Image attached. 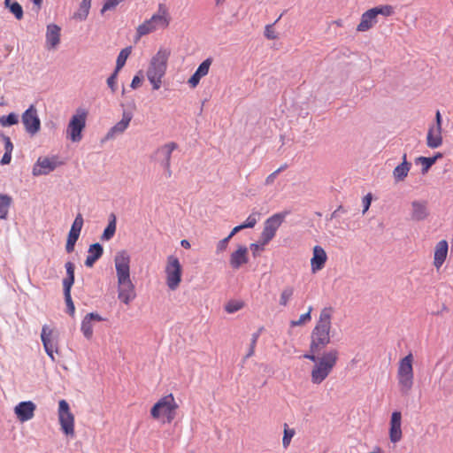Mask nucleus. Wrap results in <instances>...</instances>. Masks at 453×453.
I'll return each instance as SVG.
<instances>
[{
	"label": "nucleus",
	"mask_w": 453,
	"mask_h": 453,
	"mask_svg": "<svg viewBox=\"0 0 453 453\" xmlns=\"http://www.w3.org/2000/svg\"><path fill=\"white\" fill-rule=\"evenodd\" d=\"M11 159H12V153L10 152H4L2 159H1V164L2 165H7L11 162Z\"/></svg>",
	"instance_id": "nucleus-56"
},
{
	"label": "nucleus",
	"mask_w": 453,
	"mask_h": 453,
	"mask_svg": "<svg viewBox=\"0 0 453 453\" xmlns=\"http://www.w3.org/2000/svg\"><path fill=\"white\" fill-rule=\"evenodd\" d=\"M104 319L95 312L88 313L81 321V330L84 337L90 340L93 336V321H103Z\"/></svg>",
	"instance_id": "nucleus-22"
},
{
	"label": "nucleus",
	"mask_w": 453,
	"mask_h": 453,
	"mask_svg": "<svg viewBox=\"0 0 453 453\" xmlns=\"http://www.w3.org/2000/svg\"><path fill=\"white\" fill-rule=\"evenodd\" d=\"M286 167H287V165H284L280 166L279 169H280V172H281V171H283Z\"/></svg>",
	"instance_id": "nucleus-64"
},
{
	"label": "nucleus",
	"mask_w": 453,
	"mask_h": 453,
	"mask_svg": "<svg viewBox=\"0 0 453 453\" xmlns=\"http://www.w3.org/2000/svg\"><path fill=\"white\" fill-rule=\"evenodd\" d=\"M211 62V58H207L200 64L195 73L188 81L191 88H196L199 84L200 80L208 74Z\"/></svg>",
	"instance_id": "nucleus-23"
},
{
	"label": "nucleus",
	"mask_w": 453,
	"mask_h": 453,
	"mask_svg": "<svg viewBox=\"0 0 453 453\" xmlns=\"http://www.w3.org/2000/svg\"><path fill=\"white\" fill-rule=\"evenodd\" d=\"M257 216L258 214L257 213H252L250 214L247 219L245 220L244 223L241 224L242 226H243V229L244 228H252L255 226V225L257 224Z\"/></svg>",
	"instance_id": "nucleus-44"
},
{
	"label": "nucleus",
	"mask_w": 453,
	"mask_h": 453,
	"mask_svg": "<svg viewBox=\"0 0 453 453\" xmlns=\"http://www.w3.org/2000/svg\"><path fill=\"white\" fill-rule=\"evenodd\" d=\"M242 229H243V226H242V225L236 226L232 229V231L226 237L231 240L235 234H237L238 232H240Z\"/></svg>",
	"instance_id": "nucleus-57"
},
{
	"label": "nucleus",
	"mask_w": 453,
	"mask_h": 453,
	"mask_svg": "<svg viewBox=\"0 0 453 453\" xmlns=\"http://www.w3.org/2000/svg\"><path fill=\"white\" fill-rule=\"evenodd\" d=\"M67 277L63 280L64 289H71L74 282V265L72 262L65 263Z\"/></svg>",
	"instance_id": "nucleus-33"
},
{
	"label": "nucleus",
	"mask_w": 453,
	"mask_h": 453,
	"mask_svg": "<svg viewBox=\"0 0 453 453\" xmlns=\"http://www.w3.org/2000/svg\"><path fill=\"white\" fill-rule=\"evenodd\" d=\"M35 6L36 7V11L39 12L42 5V0H31Z\"/></svg>",
	"instance_id": "nucleus-61"
},
{
	"label": "nucleus",
	"mask_w": 453,
	"mask_h": 453,
	"mask_svg": "<svg viewBox=\"0 0 453 453\" xmlns=\"http://www.w3.org/2000/svg\"><path fill=\"white\" fill-rule=\"evenodd\" d=\"M296 432L294 429L289 428L287 424H284V435L282 438V445L285 449H287L289 446Z\"/></svg>",
	"instance_id": "nucleus-39"
},
{
	"label": "nucleus",
	"mask_w": 453,
	"mask_h": 453,
	"mask_svg": "<svg viewBox=\"0 0 453 453\" xmlns=\"http://www.w3.org/2000/svg\"><path fill=\"white\" fill-rule=\"evenodd\" d=\"M449 251V244L446 240H441L434 247V266L439 270L444 264Z\"/></svg>",
	"instance_id": "nucleus-20"
},
{
	"label": "nucleus",
	"mask_w": 453,
	"mask_h": 453,
	"mask_svg": "<svg viewBox=\"0 0 453 453\" xmlns=\"http://www.w3.org/2000/svg\"><path fill=\"white\" fill-rule=\"evenodd\" d=\"M327 260V255L325 250L319 245L314 246L312 257L311 259V269L313 273L322 270Z\"/></svg>",
	"instance_id": "nucleus-17"
},
{
	"label": "nucleus",
	"mask_w": 453,
	"mask_h": 453,
	"mask_svg": "<svg viewBox=\"0 0 453 453\" xmlns=\"http://www.w3.org/2000/svg\"><path fill=\"white\" fill-rule=\"evenodd\" d=\"M258 337H259V333H255L252 334L250 350H249L246 357H250L254 355L255 348H256V344L258 340Z\"/></svg>",
	"instance_id": "nucleus-48"
},
{
	"label": "nucleus",
	"mask_w": 453,
	"mask_h": 453,
	"mask_svg": "<svg viewBox=\"0 0 453 453\" xmlns=\"http://www.w3.org/2000/svg\"><path fill=\"white\" fill-rule=\"evenodd\" d=\"M115 232H116V217L114 214H111L108 226L104 229V231L101 236V239L103 241H109L114 236Z\"/></svg>",
	"instance_id": "nucleus-32"
},
{
	"label": "nucleus",
	"mask_w": 453,
	"mask_h": 453,
	"mask_svg": "<svg viewBox=\"0 0 453 453\" xmlns=\"http://www.w3.org/2000/svg\"><path fill=\"white\" fill-rule=\"evenodd\" d=\"M378 22V18L376 17L373 11L371 9L365 11L360 18V22L357 26V32H367L372 29Z\"/></svg>",
	"instance_id": "nucleus-21"
},
{
	"label": "nucleus",
	"mask_w": 453,
	"mask_h": 453,
	"mask_svg": "<svg viewBox=\"0 0 453 453\" xmlns=\"http://www.w3.org/2000/svg\"><path fill=\"white\" fill-rule=\"evenodd\" d=\"M411 164L407 161V155L403 156V162L398 165L393 171V177L395 181H403L408 175Z\"/></svg>",
	"instance_id": "nucleus-28"
},
{
	"label": "nucleus",
	"mask_w": 453,
	"mask_h": 453,
	"mask_svg": "<svg viewBox=\"0 0 453 453\" xmlns=\"http://www.w3.org/2000/svg\"><path fill=\"white\" fill-rule=\"evenodd\" d=\"M91 2L92 0H82L78 10L73 13V19L78 21L85 20L89 14Z\"/></svg>",
	"instance_id": "nucleus-29"
},
{
	"label": "nucleus",
	"mask_w": 453,
	"mask_h": 453,
	"mask_svg": "<svg viewBox=\"0 0 453 453\" xmlns=\"http://www.w3.org/2000/svg\"><path fill=\"white\" fill-rule=\"evenodd\" d=\"M7 7L17 19L20 20L23 18V9L18 2H13L12 4L9 3Z\"/></svg>",
	"instance_id": "nucleus-41"
},
{
	"label": "nucleus",
	"mask_w": 453,
	"mask_h": 453,
	"mask_svg": "<svg viewBox=\"0 0 453 453\" xmlns=\"http://www.w3.org/2000/svg\"><path fill=\"white\" fill-rule=\"evenodd\" d=\"M265 35L268 39H276V35L274 31L273 30L272 26L268 25L265 27Z\"/></svg>",
	"instance_id": "nucleus-55"
},
{
	"label": "nucleus",
	"mask_w": 453,
	"mask_h": 453,
	"mask_svg": "<svg viewBox=\"0 0 453 453\" xmlns=\"http://www.w3.org/2000/svg\"><path fill=\"white\" fill-rule=\"evenodd\" d=\"M363 205H364V210H363V213H365L370 205H371V202H372V195L371 194H367L364 198H363Z\"/></svg>",
	"instance_id": "nucleus-52"
},
{
	"label": "nucleus",
	"mask_w": 453,
	"mask_h": 453,
	"mask_svg": "<svg viewBox=\"0 0 453 453\" xmlns=\"http://www.w3.org/2000/svg\"><path fill=\"white\" fill-rule=\"evenodd\" d=\"M414 357L409 353L401 358L397 364L396 380L400 393L407 395L412 390L414 386Z\"/></svg>",
	"instance_id": "nucleus-6"
},
{
	"label": "nucleus",
	"mask_w": 453,
	"mask_h": 453,
	"mask_svg": "<svg viewBox=\"0 0 453 453\" xmlns=\"http://www.w3.org/2000/svg\"><path fill=\"white\" fill-rule=\"evenodd\" d=\"M402 414L400 411H394L390 418L389 438L394 443L401 441L403 433L401 429Z\"/></svg>",
	"instance_id": "nucleus-18"
},
{
	"label": "nucleus",
	"mask_w": 453,
	"mask_h": 453,
	"mask_svg": "<svg viewBox=\"0 0 453 453\" xmlns=\"http://www.w3.org/2000/svg\"><path fill=\"white\" fill-rule=\"evenodd\" d=\"M22 123L25 127L26 131L30 135L36 134L41 129V120L38 116V112L35 105H30L21 117Z\"/></svg>",
	"instance_id": "nucleus-13"
},
{
	"label": "nucleus",
	"mask_w": 453,
	"mask_h": 453,
	"mask_svg": "<svg viewBox=\"0 0 453 453\" xmlns=\"http://www.w3.org/2000/svg\"><path fill=\"white\" fill-rule=\"evenodd\" d=\"M130 255L126 250L117 252L114 265L118 280V298L126 305L135 299V287L130 277Z\"/></svg>",
	"instance_id": "nucleus-1"
},
{
	"label": "nucleus",
	"mask_w": 453,
	"mask_h": 453,
	"mask_svg": "<svg viewBox=\"0 0 453 453\" xmlns=\"http://www.w3.org/2000/svg\"><path fill=\"white\" fill-rule=\"evenodd\" d=\"M317 353H307L303 357L314 363L311 371V381L315 385L321 384L333 372L339 360V351L336 349H331L325 351L320 356Z\"/></svg>",
	"instance_id": "nucleus-2"
},
{
	"label": "nucleus",
	"mask_w": 453,
	"mask_h": 453,
	"mask_svg": "<svg viewBox=\"0 0 453 453\" xmlns=\"http://www.w3.org/2000/svg\"><path fill=\"white\" fill-rule=\"evenodd\" d=\"M131 51H132L131 47H127V48L121 50V51L119 52L118 58H117V61H116V68H115L116 73H119V70L125 65L127 58L131 54Z\"/></svg>",
	"instance_id": "nucleus-35"
},
{
	"label": "nucleus",
	"mask_w": 453,
	"mask_h": 453,
	"mask_svg": "<svg viewBox=\"0 0 453 453\" xmlns=\"http://www.w3.org/2000/svg\"><path fill=\"white\" fill-rule=\"evenodd\" d=\"M249 262V252L248 248L244 245H240L231 253L229 258L230 266L234 270H238L241 266L246 265Z\"/></svg>",
	"instance_id": "nucleus-16"
},
{
	"label": "nucleus",
	"mask_w": 453,
	"mask_h": 453,
	"mask_svg": "<svg viewBox=\"0 0 453 453\" xmlns=\"http://www.w3.org/2000/svg\"><path fill=\"white\" fill-rule=\"evenodd\" d=\"M11 203V196L7 195H0V219H6Z\"/></svg>",
	"instance_id": "nucleus-34"
},
{
	"label": "nucleus",
	"mask_w": 453,
	"mask_h": 453,
	"mask_svg": "<svg viewBox=\"0 0 453 453\" xmlns=\"http://www.w3.org/2000/svg\"><path fill=\"white\" fill-rule=\"evenodd\" d=\"M19 121L18 116L12 112L7 116L0 117V125L3 127H9L17 124Z\"/></svg>",
	"instance_id": "nucleus-40"
},
{
	"label": "nucleus",
	"mask_w": 453,
	"mask_h": 453,
	"mask_svg": "<svg viewBox=\"0 0 453 453\" xmlns=\"http://www.w3.org/2000/svg\"><path fill=\"white\" fill-rule=\"evenodd\" d=\"M373 12L375 13L376 17L378 18V15H382L385 17H389L394 14L395 9L392 5L389 4H382L379 6H375L372 8Z\"/></svg>",
	"instance_id": "nucleus-37"
},
{
	"label": "nucleus",
	"mask_w": 453,
	"mask_h": 453,
	"mask_svg": "<svg viewBox=\"0 0 453 453\" xmlns=\"http://www.w3.org/2000/svg\"><path fill=\"white\" fill-rule=\"evenodd\" d=\"M118 73L116 70L114 73L107 79V84L111 88L112 92L116 91V80H117Z\"/></svg>",
	"instance_id": "nucleus-50"
},
{
	"label": "nucleus",
	"mask_w": 453,
	"mask_h": 453,
	"mask_svg": "<svg viewBox=\"0 0 453 453\" xmlns=\"http://www.w3.org/2000/svg\"><path fill=\"white\" fill-rule=\"evenodd\" d=\"M58 422L62 432L70 437H73L74 432V415L70 410L68 403L62 399L58 402Z\"/></svg>",
	"instance_id": "nucleus-10"
},
{
	"label": "nucleus",
	"mask_w": 453,
	"mask_h": 453,
	"mask_svg": "<svg viewBox=\"0 0 453 453\" xmlns=\"http://www.w3.org/2000/svg\"><path fill=\"white\" fill-rule=\"evenodd\" d=\"M141 81L142 80L140 79V77L134 76L132 80L131 87L133 88H136L140 85Z\"/></svg>",
	"instance_id": "nucleus-58"
},
{
	"label": "nucleus",
	"mask_w": 453,
	"mask_h": 453,
	"mask_svg": "<svg viewBox=\"0 0 453 453\" xmlns=\"http://www.w3.org/2000/svg\"><path fill=\"white\" fill-rule=\"evenodd\" d=\"M124 1L125 0H105L101 9V13L104 14L108 11L114 10L120 3Z\"/></svg>",
	"instance_id": "nucleus-42"
},
{
	"label": "nucleus",
	"mask_w": 453,
	"mask_h": 453,
	"mask_svg": "<svg viewBox=\"0 0 453 453\" xmlns=\"http://www.w3.org/2000/svg\"><path fill=\"white\" fill-rule=\"evenodd\" d=\"M265 245H262V240L259 239V242L257 243H251L250 248L252 251V255L254 257H257L260 255V252H262L265 250Z\"/></svg>",
	"instance_id": "nucleus-45"
},
{
	"label": "nucleus",
	"mask_w": 453,
	"mask_h": 453,
	"mask_svg": "<svg viewBox=\"0 0 453 453\" xmlns=\"http://www.w3.org/2000/svg\"><path fill=\"white\" fill-rule=\"evenodd\" d=\"M230 239L226 237L222 240H220L218 244H217V248H216V252L218 254L225 251L227 248V245H228V242H229Z\"/></svg>",
	"instance_id": "nucleus-49"
},
{
	"label": "nucleus",
	"mask_w": 453,
	"mask_h": 453,
	"mask_svg": "<svg viewBox=\"0 0 453 453\" xmlns=\"http://www.w3.org/2000/svg\"><path fill=\"white\" fill-rule=\"evenodd\" d=\"M435 119H436V124L435 125H433V127H441V113L439 111H437L436 112V115H435Z\"/></svg>",
	"instance_id": "nucleus-59"
},
{
	"label": "nucleus",
	"mask_w": 453,
	"mask_h": 453,
	"mask_svg": "<svg viewBox=\"0 0 453 453\" xmlns=\"http://www.w3.org/2000/svg\"><path fill=\"white\" fill-rule=\"evenodd\" d=\"M295 289L293 287L287 286L285 287L280 294L279 298V303L282 307H287L289 302L292 300L294 296Z\"/></svg>",
	"instance_id": "nucleus-31"
},
{
	"label": "nucleus",
	"mask_w": 453,
	"mask_h": 453,
	"mask_svg": "<svg viewBox=\"0 0 453 453\" xmlns=\"http://www.w3.org/2000/svg\"><path fill=\"white\" fill-rule=\"evenodd\" d=\"M411 219L414 221L425 220L428 215L427 202L415 200L411 204Z\"/></svg>",
	"instance_id": "nucleus-19"
},
{
	"label": "nucleus",
	"mask_w": 453,
	"mask_h": 453,
	"mask_svg": "<svg viewBox=\"0 0 453 453\" xmlns=\"http://www.w3.org/2000/svg\"><path fill=\"white\" fill-rule=\"evenodd\" d=\"M179 405L173 394L162 396L150 409V416L156 420L171 423L177 415Z\"/></svg>",
	"instance_id": "nucleus-7"
},
{
	"label": "nucleus",
	"mask_w": 453,
	"mask_h": 453,
	"mask_svg": "<svg viewBox=\"0 0 453 453\" xmlns=\"http://www.w3.org/2000/svg\"><path fill=\"white\" fill-rule=\"evenodd\" d=\"M4 142V150L5 152L12 153L13 150V144L10 139V137L4 135L3 136Z\"/></svg>",
	"instance_id": "nucleus-51"
},
{
	"label": "nucleus",
	"mask_w": 453,
	"mask_h": 453,
	"mask_svg": "<svg viewBox=\"0 0 453 453\" xmlns=\"http://www.w3.org/2000/svg\"><path fill=\"white\" fill-rule=\"evenodd\" d=\"M441 157V154L438 153L434 157H419L417 158V161L419 162L422 165V173H426L429 168L435 163L437 158Z\"/></svg>",
	"instance_id": "nucleus-36"
},
{
	"label": "nucleus",
	"mask_w": 453,
	"mask_h": 453,
	"mask_svg": "<svg viewBox=\"0 0 453 453\" xmlns=\"http://www.w3.org/2000/svg\"><path fill=\"white\" fill-rule=\"evenodd\" d=\"M333 313L332 307L321 310L319 319L311 334L310 353H319L330 343Z\"/></svg>",
	"instance_id": "nucleus-3"
},
{
	"label": "nucleus",
	"mask_w": 453,
	"mask_h": 453,
	"mask_svg": "<svg viewBox=\"0 0 453 453\" xmlns=\"http://www.w3.org/2000/svg\"><path fill=\"white\" fill-rule=\"evenodd\" d=\"M442 128L430 127L426 135V145L431 149L439 148L442 144Z\"/></svg>",
	"instance_id": "nucleus-26"
},
{
	"label": "nucleus",
	"mask_w": 453,
	"mask_h": 453,
	"mask_svg": "<svg viewBox=\"0 0 453 453\" xmlns=\"http://www.w3.org/2000/svg\"><path fill=\"white\" fill-rule=\"evenodd\" d=\"M240 308H241V306H239V305H234V306L227 305L226 307V310L227 312L232 313V312L238 311Z\"/></svg>",
	"instance_id": "nucleus-60"
},
{
	"label": "nucleus",
	"mask_w": 453,
	"mask_h": 453,
	"mask_svg": "<svg viewBox=\"0 0 453 453\" xmlns=\"http://www.w3.org/2000/svg\"><path fill=\"white\" fill-rule=\"evenodd\" d=\"M284 214L276 213L265 220L260 236V239L262 240V245H267L273 239L278 228L284 221Z\"/></svg>",
	"instance_id": "nucleus-12"
},
{
	"label": "nucleus",
	"mask_w": 453,
	"mask_h": 453,
	"mask_svg": "<svg viewBox=\"0 0 453 453\" xmlns=\"http://www.w3.org/2000/svg\"><path fill=\"white\" fill-rule=\"evenodd\" d=\"M170 55L171 50L169 49L161 47L150 61L146 74L154 90H158L161 88Z\"/></svg>",
	"instance_id": "nucleus-5"
},
{
	"label": "nucleus",
	"mask_w": 453,
	"mask_h": 453,
	"mask_svg": "<svg viewBox=\"0 0 453 453\" xmlns=\"http://www.w3.org/2000/svg\"><path fill=\"white\" fill-rule=\"evenodd\" d=\"M104 250L101 244L94 243L89 246L88 250V256L85 260V265L87 267H92L95 263L103 256Z\"/></svg>",
	"instance_id": "nucleus-27"
},
{
	"label": "nucleus",
	"mask_w": 453,
	"mask_h": 453,
	"mask_svg": "<svg viewBox=\"0 0 453 453\" xmlns=\"http://www.w3.org/2000/svg\"><path fill=\"white\" fill-rule=\"evenodd\" d=\"M41 339L42 344L44 343V341L49 342L52 340V330L46 325L42 328Z\"/></svg>",
	"instance_id": "nucleus-46"
},
{
	"label": "nucleus",
	"mask_w": 453,
	"mask_h": 453,
	"mask_svg": "<svg viewBox=\"0 0 453 453\" xmlns=\"http://www.w3.org/2000/svg\"><path fill=\"white\" fill-rule=\"evenodd\" d=\"M64 295L67 305V311L71 316H73L75 312V308L71 297V289H64Z\"/></svg>",
	"instance_id": "nucleus-43"
},
{
	"label": "nucleus",
	"mask_w": 453,
	"mask_h": 453,
	"mask_svg": "<svg viewBox=\"0 0 453 453\" xmlns=\"http://www.w3.org/2000/svg\"><path fill=\"white\" fill-rule=\"evenodd\" d=\"M43 347H44V349L47 353V355L52 359L54 360L55 357H54V349H55V345H54V342L52 340L47 342V341H44V343H43Z\"/></svg>",
	"instance_id": "nucleus-47"
},
{
	"label": "nucleus",
	"mask_w": 453,
	"mask_h": 453,
	"mask_svg": "<svg viewBox=\"0 0 453 453\" xmlns=\"http://www.w3.org/2000/svg\"><path fill=\"white\" fill-rule=\"evenodd\" d=\"M36 405L32 401L20 402L14 408V413L20 422L32 419L35 416Z\"/></svg>",
	"instance_id": "nucleus-15"
},
{
	"label": "nucleus",
	"mask_w": 453,
	"mask_h": 453,
	"mask_svg": "<svg viewBox=\"0 0 453 453\" xmlns=\"http://www.w3.org/2000/svg\"><path fill=\"white\" fill-rule=\"evenodd\" d=\"M166 285L171 290H175L180 286L182 277V268L178 257L169 256L165 265Z\"/></svg>",
	"instance_id": "nucleus-9"
},
{
	"label": "nucleus",
	"mask_w": 453,
	"mask_h": 453,
	"mask_svg": "<svg viewBox=\"0 0 453 453\" xmlns=\"http://www.w3.org/2000/svg\"><path fill=\"white\" fill-rule=\"evenodd\" d=\"M76 240L71 239L67 237L66 244H65V250L68 253H71L74 250V245L76 243Z\"/></svg>",
	"instance_id": "nucleus-54"
},
{
	"label": "nucleus",
	"mask_w": 453,
	"mask_h": 453,
	"mask_svg": "<svg viewBox=\"0 0 453 453\" xmlns=\"http://www.w3.org/2000/svg\"><path fill=\"white\" fill-rule=\"evenodd\" d=\"M176 148L177 144L175 142H169L159 147L157 150V153L162 156V158L159 160V162L161 166L165 170L166 176L168 178L172 176L171 157L173 151Z\"/></svg>",
	"instance_id": "nucleus-14"
},
{
	"label": "nucleus",
	"mask_w": 453,
	"mask_h": 453,
	"mask_svg": "<svg viewBox=\"0 0 453 453\" xmlns=\"http://www.w3.org/2000/svg\"><path fill=\"white\" fill-rule=\"evenodd\" d=\"M83 223H84V220H83L82 215L81 213H79L76 216V218L71 226V229L69 231L67 237L77 241L79 239L81 231L82 229Z\"/></svg>",
	"instance_id": "nucleus-30"
},
{
	"label": "nucleus",
	"mask_w": 453,
	"mask_h": 453,
	"mask_svg": "<svg viewBox=\"0 0 453 453\" xmlns=\"http://www.w3.org/2000/svg\"><path fill=\"white\" fill-rule=\"evenodd\" d=\"M180 245H181L183 248H185V249H189V248H190V243H189V242H188V240H185V239H184V240H182V241L180 242Z\"/></svg>",
	"instance_id": "nucleus-62"
},
{
	"label": "nucleus",
	"mask_w": 453,
	"mask_h": 453,
	"mask_svg": "<svg viewBox=\"0 0 453 453\" xmlns=\"http://www.w3.org/2000/svg\"><path fill=\"white\" fill-rule=\"evenodd\" d=\"M280 173V169H277V170H275L273 173H272L271 174H269V175L266 177V179H265V184H266V185H270V184H272V183L274 181V180H275L276 176H277Z\"/></svg>",
	"instance_id": "nucleus-53"
},
{
	"label": "nucleus",
	"mask_w": 453,
	"mask_h": 453,
	"mask_svg": "<svg viewBox=\"0 0 453 453\" xmlns=\"http://www.w3.org/2000/svg\"><path fill=\"white\" fill-rule=\"evenodd\" d=\"M61 28L56 24L47 26L46 44L49 49L56 48L60 42Z\"/></svg>",
	"instance_id": "nucleus-25"
},
{
	"label": "nucleus",
	"mask_w": 453,
	"mask_h": 453,
	"mask_svg": "<svg viewBox=\"0 0 453 453\" xmlns=\"http://www.w3.org/2000/svg\"><path fill=\"white\" fill-rule=\"evenodd\" d=\"M88 111L84 109H78L73 114L65 129V137L72 142H80L83 134L82 132L86 127Z\"/></svg>",
	"instance_id": "nucleus-8"
},
{
	"label": "nucleus",
	"mask_w": 453,
	"mask_h": 453,
	"mask_svg": "<svg viewBox=\"0 0 453 453\" xmlns=\"http://www.w3.org/2000/svg\"><path fill=\"white\" fill-rule=\"evenodd\" d=\"M171 20V14L166 4H158L157 12L136 27L135 42L157 30L166 29Z\"/></svg>",
	"instance_id": "nucleus-4"
},
{
	"label": "nucleus",
	"mask_w": 453,
	"mask_h": 453,
	"mask_svg": "<svg viewBox=\"0 0 453 453\" xmlns=\"http://www.w3.org/2000/svg\"><path fill=\"white\" fill-rule=\"evenodd\" d=\"M311 311H312V307L310 306L308 308L307 312L304 313V314H302L300 316L299 319H297V320H291L290 321V326L292 327H295V326H299L304 325L305 323L309 322L311 319Z\"/></svg>",
	"instance_id": "nucleus-38"
},
{
	"label": "nucleus",
	"mask_w": 453,
	"mask_h": 453,
	"mask_svg": "<svg viewBox=\"0 0 453 453\" xmlns=\"http://www.w3.org/2000/svg\"><path fill=\"white\" fill-rule=\"evenodd\" d=\"M62 165L64 162L58 156L40 157L33 166L32 173L34 176L47 175Z\"/></svg>",
	"instance_id": "nucleus-11"
},
{
	"label": "nucleus",
	"mask_w": 453,
	"mask_h": 453,
	"mask_svg": "<svg viewBox=\"0 0 453 453\" xmlns=\"http://www.w3.org/2000/svg\"><path fill=\"white\" fill-rule=\"evenodd\" d=\"M226 0H215L216 5H221Z\"/></svg>",
	"instance_id": "nucleus-63"
},
{
	"label": "nucleus",
	"mask_w": 453,
	"mask_h": 453,
	"mask_svg": "<svg viewBox=\"0 0 453 453\" xmlns=\"http://www.w3.org/2000/svg\"><path fill=\"white\" fill-rule=\"evenodd\" d=\"M132 114L130 112L124 111L122 115V119L120 121L116 123L107 133L106 138L107 139H112L117 134H122L129 126L131 119H132Z\"/></svg>",
	"instance_id": "nucleus-24"
}]
</instances>
